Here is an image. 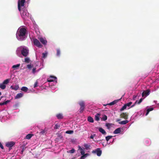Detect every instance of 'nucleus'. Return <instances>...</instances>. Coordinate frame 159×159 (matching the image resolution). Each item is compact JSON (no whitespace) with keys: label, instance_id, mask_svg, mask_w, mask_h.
Segmentation results:
<instances>
[{"label":"nucleus","instance_id":"34","mask_svg":"<svg viewBox=\"0 0 159 159\" xmlns=\"http://www.w3.org/2000/svg\"><path fill=\"white\" fill-rule=\"evenodd\" d=\"M22 47H20L19 48H17L16 51V52L17 54H18L20 52V50L21 49Z\"/></svg>","mask_w":159,"mask_h":159},{"label":"nucleus","instance_id":"5","mask_svg":"<svg viewBox=\"0 0 159 159\" xmlns=\"http://www.w3.org/2000/svg\"><path fill=\"white\" fill-rule=\"evenodd\" d=\"M22 18L25 19L29 15V13L26 10H23L20 12Z\"/></svg>","mask_w":159,"mask_h":159},{"label":"nucleus","instance_id":"33","mask_svg":"<svg viewBox=\"0 0 159 159\" xmlns=\"http://www.w3.org/2000/svg\"><path fill=\"white\" fill-rule=\"evenodd\" d=\"M27 67L28 68L30 69L33 67V65L31 64H29L27 65Z\"/></svg>","mask_w":159,"mask_h":159},{"label":"nucleus","instance_id":"16","mask_svg":"<svg viewBox=\"0 0 159 159\" xmlns=\"http://www.w3.org/2000/svg\"><path fill=\"white\" fill-rule=\"evenodd\" d=\"M99 131L101 133L103 134L106 135L107 133L102 128H99L98 129Z\"/></svg>","mask_w":159,"mask_h":159},{"label":"nucleus","instance_id":"45","mask_svg":"<svg viewBox=\"0 0 159 159\" xmlns=\"http://www.w3.org/2000/svg\"><path fill=\"white\" fill-rule=\"evenodd\" d=\"M38 84V82L37 81L34 83V88H35L37 86V84Z\"/></svg>","mask_w":159,"mask_h":159},{"label":"nucleus","instance_id":"38","mask_svg":"<svg viewBox=\"0 0 159 159\" xmlns=\"http://www.w3.org/2000/svg\"><path fill=\"white\" fill-rule=\"evenodd\" d=\"M107 116L105 115H104L103 117H102V120H104V121H105L106 120H107Z\"/></svg>","mask_w":159,"mask_h":159},{"label":"nucleus","instance_id":"31","mask_svg":"<svg viewBox=\"0 0 159 159\" xmlns=\"http://www.w3.org/2000/svg\"><path fill=\"white\" fill-rule=\"evenodd\" d=\"M112 137V136H108L106 137V140L107 141H108L109 140L111 139Z\"/></svg>","mask_w":159,"mask_h":159},{"label":"nucleus","instance_id":"41","mask_svg":"<svg viewBox=\"0 0 159 159\" xmlns=\"http://www.w3.org/2000/svg\"><path fill=\"white\" fill-rule=\"evenodd\" d=\"M75 150L74 148L72 149L71 150H70L69 152L71 153H73L75 152Z\"/></svg>","mask_w":159,"mask_h":159},{"label":"nucleus","instance_id":"43","mask_svg":"<svg viewBox=\"0 0 159 159\" xmlns=\"http://www.w3.org/2000/svg\"><path fill=\"white\" fill-rule=\"evenodd\" d=\"M46 132V131L44 130H42L40 132V134H44Z\"/></svg>","mask_w":159,"mask_h":159},{"label":"nucleus","instance_id":"54","mask_svg":"<svg viewBox=\"0 0 159 159\" xmlns=\"http://www.w3.org/2000/svg\"><path fill=\"white\" fill-rule=\"evenodd\" d=\"M59 138L60 139H62V137L61 136H59Z\"/></svg>","mask_w":159,"mask_h":159},{"label":"nucleus","instance_id":"2","mask_svg":"<svg viewBox=\"0 0 159 159\" xmlns=\"http://www.w3.org/2000/svg\"><path fill=\"white\" fill-rule=\"evenodd\" d=\"M29 50L24 48H23L22 49L21 51V54L25 57H26L29 54Z\"/></svg>","mask_w":159,"mask_h":159},{"label":"nucleus","instance_id":"10","mask_svg":"<svg viewBox=\"0 0 159 159\" xmlns=\"http://www.w3.org/2000/svg\"><path fill=\"white\" fill-rule=\"evenodd\" d=\"M150 90L149 89L145 91H144L142 93V96L143 97L144 96H146L148 95L150 93Z\"/></svg>","mask_w":159,"mask_h":159},{"label":"nucleus","instance_id":"48","mask_svg":"<svg viewBox=\"0 0 159 159\" xmlns=\"http://www.w3.org/2000/svg\"><path fill=\"white\" fill-rule=\"evenodd\" d=\"M79 149L80 150V151H84V148H81L80 146H79Z\"/></svg>","mask_w":159,"mask_h":159},{"label":"nucleus","instance_id":"40","mask_svg":"<svg viewBox=\"0 0 159 159\" xmlns=\"http://www.w3.org/2000/svg\"><path fill=\"white\" fill-rule=\"evenodd\" d=\"M57 55L58 56H59L60 54V51L59 49H57Z\"/></svg>","mask_w":159,"mask_h":159},{"label":"nucleus","instance_id":"18","mask_svg":"<svg viewBox=\"0 0 159 159\" xmlns=\"http://www.w3.org/2000/svg\"><path fill=\"white\" fill-rule=\"evenodd\" d=\"M84 146L85 147L86 149L88 150L90 148L91 146L90 144L85 143L84 145Z\"/></svg>","mask_w":159,"mask_h":159},{"label":"nucleus","instance_id":"8","mask_svg":"<svg viewBox=\"0 0 159 159\" xmlns=\"http://www.w3.org/2000/svg\"><path fill=\"white\" fill-rule=\"evenodd\" d=\"M128 113L126 112H123L120 114V116L121 118H123L125 120L128 118Z\"/></svg>","mask_w":159,"mask_h":159},{"label":"nucleus","instance_id":"36","mask_svg":"<svg viewBox=\"0 0 159 159\" xmlns=\"http://www.w3.org/2000/svg\"><path fill=\"white\" fill-rule=\"evenodd\" d=\"M111 124L110 123H106V126L107 127V129H109L110 128L111 126Z\"/></svg>","mask_w":159,"mask_h":159},{"label":"nucleus","instance_id":"7","mask_svg":"<svg viewBox=\"0 0 159 159\" xmlns=\"http://www.w3.org/2000/svg\"><path fill=\"white\" fill-rule=\"evenodd\" d=\"M132 102H130L128 103L125 104L123 107L120 109V111H122L125 109H126L127 107H129L130 105L132 104Z\"/></svg>","mask_w":159,"mask_h":159},{"label":"nucleus","instance_id":"42","mask_svg":"<svg viewBox=\"0 0 159 159\" xmlns=\"http://www.w3.org/2000/svg\"><path fill=\"white\" fill-rule=\"evenodd\" d=\"M88 154L86 153L84 155H82L83 156L81 157L80 159H84V157H86V155Z\"/></svg>","mask_w":159,"mask_h":159},{"label":"nucleus","instance_id":"49","mask_svg":"<svg viewBox=\"0 0 159 159\" xmlns=\"http://www.w3.org/2000/svg\"><path fill=\"white\" fill-rule=\"evenodd\" d=\"M36 69V68H33V69L32 70V72L34 74L35 72Z\"/></svg>","mask_w":159,"mask_h":159},{"label":"nucleus","instance_id":"1","mask_svg":"<svg viewBox=\"0 0 159 159\" xmlns=\"http://www.w3.org/2000/svg\"><path fill=\"white\" fill-rule=\"evenodd\" d=\"M26 30L24 28L20 27L17 30L16 33V37L20 41H23L26 38Z\"/></svg>","mask_w":159,"mask_h":159},{"label":"nucleus","instance_id":"21","mask_svg":"<svg viewBox=\"0 0 159 159\" xmlns=\"http://www.w3.org/2000/svg\"><path fill=\"white\" fill-rule=\"evenodd\" d=\"M56 116L58 119H62L63 118L62 115L60 113L57 114Z\"/></svg>","mask_w":159,"mask_h":159},{"label":"nucleus","instance_id":"22","mask_svg":"<svg viewBox=\"0 0 159 159\" xmlns=\"http://www.w3.org/2000/svg\"><path fill=\"white\" fill-rule=\"evenodd\" d=\"M100 115L99 113H97L95 116V120L97 121H98L100 119L99 116Z\"/></svg>","mask_w":159,"mask_h":159},{"label":"nucleus","instance_id":"27","mask_svg":"<svg viewBox=\"0 0 159 159\" xmlns=\"http://www.w3.org/2000/svg\"><path fill=\"white\" fill-rule=\"evenodd\" d=\"M21 90H22L23 91L26 92L27 91V90H28V88L27 87L24 86V87H22L21 88Z\"/></svg>","mask_w":159,"mask_h":159},{"label":"nucleus","instance_id":"11","mask_svg":"<svg viewBox=\"0 0 159 159\" xmlns=\"http://www.w3.org/2000/svg\"><path fill=\"white\" fill-rule=\"evenodd\" d=\"M15 144L14 142L11 141L10 142H7L6 144V146L9 148L12 147Z\"/></svg>","mask_w":159,"mask_h":159},{"label":"nucleus","instance_id":"56","mask_svg":"<svg viewBox=\"0 0 159 159\" xmlns=\"http://www.w3.org/2000/svg\"><path fill=\"white\" fill-rule=\"evenodd\" d=\"M23 150L21 151V152H23Z\"/></svg>","mask_w":159,"mask_h":159},{"label":"nucleus","instance_id":"37","mask_svg":"<svg viewBox=\"0 0 159 159\" xmlns=\"http://www.w3.org/2000/svg\"><path fill=\"white\" fill-rule=\"evenodd\" d=\"M73 130H67L66 131V133L68 134H72L73 133Z\"/></svg>","mask_w":159,"mask_h":159},{"label":"nucleus","instance_id":"32","mask_svg":"<svg viewBox=\"0 0 159 159\" xmlns=\"http://www.w3.org/2000/svg\"><path fill=\"white\" fill-rule=\"evenodd\" d=\"M117 100H114V101L112 102H111L110 103L109 105H113L115 104H116V103H117Z\"/></svg>","mask_w":159,"mask_h":159},{"label":"nucleus","instance_id":"50","mask_svg":"<svg viewBox=\"0 0 159 159\" xmlns=\"http://www.w3.org/2000/svg\"><path fill=\"white\" fill-rule=\"evenodd\" d=\"M80 153L82 155H85V154H84L85 152H84V151H80Z\"/></svg>","mask_w":159,"mask_h":159},{"label":"nucleus","instance_id":"51","mask_svg":"<svg viewBox=\"0 0 159 159\" xmlns=\"http://www.w3.org/2000/svg\"><path fill=\"white\" fill-rule=\"evenodd\" d=\"M0 147L2 149H4V147H3L2 145V143L0 142Z\"/></svg>","mask_w":159,"mask_h":159},{"label":"nucleus","instance_id":"6","mask_svg":"<svg viewBox=\"0 0 159 159\" xmlns=\"http://www.w3.org/2000/svg\"><path fill=\"white\" fill-rule=\"evenodd\" d=\"M93 153H96L97 155L98 156H100L102 153V151L99 148H98L94 151H93Z\"/></svg>","mask_w":159,"mask_h":159},{"label":"nucleus","instance_id":"4","mask_svg":"<svg viewBox=\"0 0 159 159\" xmlns=\"http://www.w3.org/2000/svg\"><path fill=\"white\" fill-rule=\"evenodd\" d=\"M34 44L37 47L41 48L43 47V45H41L39 41L37 39H33Z\"/></svg>","mask_w":159,"mask_h":159},{"label":"nucleus","instance_id":"52","mask_svg":"<svg viewBox=\"0 0 159 159\" xmlns=\"http://www.w3.org/2000/svg\"><path fill=\"white\" fill-rule=\"evenodd\" d=\"M3 105H4V102L0 103V106H2Z\"/></svg>","mask_w":159,"mask_h":159},{"label":"nucleus","instance_id":"9","mask_svg":"<svg viewBox=\"0 0 159 159\" xmlns=\"http://www.w3.org/2000/svg\"><path fill=\"white\" fill-rule=\"evenodd\" d=\"M57 79V78L55 76H50L49 78L48 79L47 81L48 82H52L55 80Z\"/></svg>","mask_w":159,"mask_h":159},{"label":"nucleus","instance_id":"3","mask_svg":"<svg viewBox=\"0 0 159 159\" xmlns=\"http://www.w3.org/2000/svg\"><path fill=\"white\" fill-rule=\"evenodd\" d=\"M79 104L80 106L79 109L80 112V113H82L83 112L85 108L84 102V101H82L80 102Z\"/></svg>","mask_w":159,"mask_h":159},{"label":"nucleus","instance_id":"53","mask_svg":"<svg viewBox=\"0 0 159 159\" xmlns=\"http://www.w3.org/2000/svg\"><path fill=\"white\" fill-rule=\"evenodd\" d=\"M120 119H117L116 120V122H118L120 121Z\"/></svg>","mask_w":159,"mask_h":159},{"label":"nucleus","instance_id":"29","mask_svg":"<svg viewBox=\"0 0 159 159\" xmlns=\"http://www.w3.org/2000/svg\"><path fill=\"white\" fill-rule=\"evenodd\" d=\"M33 134H28L26 136L25 138L27 139H30L32 136Z\"/></svg>","mask_w":159,"mask_h":159},{"label":"nucleus","instance_id":"30","mask_svg":"<svg viewBox=\"0 0 159 159\" xmlns=\"http://www.w3.org/2000/svg\"><path fill=\"white\" fill-rule=\"evenodd\" d=\"M30 61V59L29 57H26L25 59L24 62L26 63H29Z\"/></svg>","mask_w":159,"mask_h":159},{"label":"nucleus","instance_id":"46","mask_svg":"<svg viewBox=\"0 0 159 159\" xmlns=\"http://www.w3.org/2000/svg\"><path fill=\"white\" fill-rule=\"evenodd\" d=\"M10 102V100H7L5 101V102H4V105H6L7 104V103L9 102Z\"/></svg>","mask_w":159,"mask_h":159},{"label":"nucleus","instance_id":"20","mask_svg":"<svg viewBox=\"0 0 159 159\" xmlns=\"http://www.w3.org/2000/svg\"><path fill=\"white\" fill-rule=\"evenodd\" d=\"M20 64H18L16 65H14L12 66V68L15 69H17L20 67Z\"/></svg>","mask_w":159,"mask_h":159},{"label":"nucleus","instance_id":"13","mask_svg":"<svg viewBox=\"0 0 159 159\" xmlns=\"http://www.w3.org/2000/svg\"><path fill=\"white\" fill-rule=\"evenodd\" d=\"M25 2V0H19L18 2V4H19L20 6L23 7L24 6V3Z\"/></svg>","mask_w":159,"mask_h":159},{"label":"nucleus","instance_id":"23","mask_svg":"<svg viewBox=\"0 0 159 159\" xmlns=\"http://www.w3.org/2000/svg\"><path fill=\"white\" fill-rule=\"evenodd\" d=\"M10 79H7L6 80H4L2 83L5 85L7 84L9 82V81H10Z\"/></svg>","mask_w":159,"mask_h":159},{"label":"nucleus","instance_id":"26","mask_svg":"<svg viewBox=\"0 0 159 159\" xmlns=\"http://www.w3.org/2000/svg\"><path fill=\"white\" fill-rule=\"evenodd\" d=\"M19 88V87L18 86H16L15 87H13L12 86H11L10 87V88L14 90H17Z\"/></svg>","mask_w":159,"mask_h":159},{"label":"nucleus","instance_id":"17","mask_svg":"<svg viewBox=\"0 0 159 159\" xmlns=\"http://www.w3.org/2000/svg\"><path fill=\"white\" fill-rule=\"evenodd\" d=\"M121 131L120 128H118L116 129L114 131L113 133L115 134H118L120 133Z\"/></svg>","mask_w":159,"mask_h":159},{"label":"nucleus","instance_id":"35","mask_svg":"<svg viewBox=\"0 0 159 159\" xmlns=\"http://www.w3.org/2000/svg\"><path fill=\"white\" fill-rule=\"evenodd\" d=\"M47 56V53H43L42 54V57L43 58H45Z\"/></svg>","mask_w":159,"mask_h":159},{"label":"nucleus","instance_id":"24","mask_svg":"<svg viewBox=\"0 0 159 159\" xmlns=\"http://www.w3.org/2000/svg\"><path fill=\"white\" fill-rule=\"evenodd\" d=\"M88 120L91 123H93L94 121L93 119L90 116L88 117Z\"/></svg>","mask_w":159,"mask_h":159},{"label":"nucleus","instance_id":"12","mask_svg":"<svg viewBox=\"0 0 159 159\" xmlns=\"http://www.w3.org/2000/svg\"><path fill=\"white\" fill-rule=\"evenodd\" d=\"M40 42L43 45H46L47 43V40L43 38H40L39 39Z\"/></svg>","mask_w":159,"mask_h":159},{"label":"nucleus","instance_id":"14","mask_svg":"<svg viewBox=\"0 0 159 159\" xmlns=\"http://www.w3.org/2000/svg\"><path fill=\"white\" fill-rule=\"evenodd\" d=\"M143 100V99L141 98L140 99V100L139 101H138V100H136L135 101L134 103L131 106V107H134L136 104H140L142 102Z\"/></svg>","mask_w":159,"mask_h":159},{"label":"nucleus","instance_id":"19","mask_svg":"<svg viewBox=\"0 0 159 159\" xmlns=\"http://www.w3.org/2000/svg\"><path fill=\"white\" fill-rule=\"evenodd\" d=\"M129 121L127 120H123L119 122V123L121 125H125Z\"/></svg>","mask_w":159,"mask_h":159},{"label":"nucleus","instance_id":"25","mask_svg":"<svg viewBox=\"0 0 159 159\" xmlns=\"http://www.w3.org/2000/svg\"><path fill=\"white\" fill-rule=\"evenodd\" d=\"M6 87V85L4 84L3 83L2 84H0V88L2 89H5Z\"/></svg>","mask_w":159,"mask_h":159},{"label":"nucleus","instance_id":"57","mask_svg":"<svg viewBox=\"0 0 159 159\" xmlns=\"http://www.w3.org/2000/svg\"><path fill=\"white\" fill-rule=\"evenodd\" d=\"M2 97L1 98H0V100H1V98H2Z\"/></svg>","mask_w":159,"mask_h":159},{"label":"nucleus","instance_id":"39","mask_svg":"<svg viewBox=\"0 0 159 159\" xmlns=\"http://www.w3.org/2000/svg\"><path fill=\"white\" fill-rule=\"evenodd\" d=\"M60 125H58L57 124H56L55 125L54 128L55 129H57L59 128L60 127Z\"/></svg>","mask_w":159,"mask_h":159},{"label":"nucleus","instance_id":"55","mask_svg":"<svg viewBox=\"0 0 159 159\" xmlns=\"http://www.w3.org/2000/svg\"><path fill=\"white\" fill-rule=\"evenodd\" d=\"M2 94L0 92V96Z\"/></svg>","mask_w":159,"mask_h":159},{"label":"nucleus","instance_id":"15","mask_svg":"<svg viewBox=\"0 0 159 159\" xmlns=\"http://www.w3.org/2000/svg\"><path fill=\"white\" fill-rule=\"evenodd\" d=\"M23 94L22 93H20L17 94L15 97V99H18L20 98L23 97Z\"/></svg>","mask_w":159,"mask_h":159},{"label":"nucleus","instance_id":"28","mask_svg":"<svg viewBox=\"0 0 159 159\" xmlns=\"http://www.w3.org/2000/svg\"><path fill=\"white\" fill-rule=\"evenodd\" d=\"M153 108L152 107V108H148V109H147V112H146V115H145L146 116L149 113V112L150 111L153 110Z\"/></svg>","mask_w":159,"mask_h":159},{"label":"nucleus","instance_id":"44","mask_svg":"<svg viewBox=\"0 0 159 159\" xmlns=\"http://www.w3.org/2000/svg\"><path fill=\"white\" fill-rule=\"evenodd\" d=\"M21 6H20V5L19 4H18V10L20 11H21V12L22 11H21Z\"/></svg>","mask_w":159,"mask_h":159},{"label":"nucleus","instance_id":"47","mask_svg":"<svg viewBox=\"0 0 159 159\" xmlns=\"http://www.w3.org/2000/svg\"><path fill=\"white\" fill-rule=\"evenodd\" d=\"M96 135L95 134H93V135H91L90 137V139H93L94 136Z\"/></svg>","mask_w":159,"mask_h":159}]
</instances>
